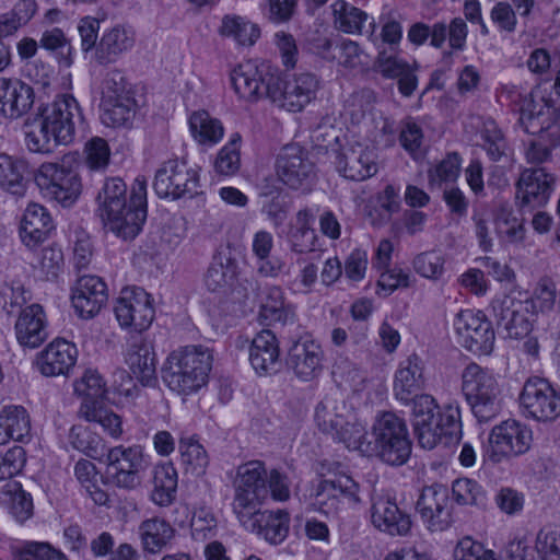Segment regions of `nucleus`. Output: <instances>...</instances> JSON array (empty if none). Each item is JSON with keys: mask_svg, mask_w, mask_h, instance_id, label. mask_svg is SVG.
I'll use <instances>...</instances> for the list:
<instances>
[{"mask_svg": "<svg viewBox=\"0 0 560 560\" xmlns=\"http://www.w3.org/2000/svg\"><path fill=\"white\" fill-rule=\"evenodd\" d=\"M97 201L105 226L125 241L132 240L147 220V180L137 177L127 200L125 182L119 177L107 178Z\"/></svg>", "mask_w": 560, "mask_h": 560, "instance_id": "obj_1", "label": "nucleus"}, {"mask_svg": "<svg viewBox=\"0 0 560 560\" xmlns=\"http://www.w3.org/2000/svg\"><path fill=\"white\" fill-rule=\"evenodd\" d=\"M81 121L82 114L77 100L70 94L57 96L40 108L30 124L25 145L33 153H51L57 145L73 142L77 124Z\"/></svg>", "mask_w": 560, "mask_h": 560, "instance_id": "obj_2", "label": "nucleus"}, {"mask_svg": "<svg viewBox=\"0 0 560 560\" xmlns=\"http://www.w3.org/2000/svg\"><path fill=\"white\" fill-rule=\"evenodd\" d=\"M410 405L413 432L422 448L451 447L459 443L463 425L458 401L452 400L440 408L432 395L420 394Z\"/></svg>", "mask_w": 560, "mask_h": 560, "instance_id": "obj_3", "label": "nucleus"}, {"mask_svg": "<svg viewBox=\"0 0 560 560\" xmlns=\"http://www.w3.org/2000/svg\"><path fill=\"white\" fill-rule=\"evenodd\" d=\"M212 362V351L207 347H179L167 355L161 369L162 381L172 392L188 396L208 383Z\"/></svg>", "mask_w": 560, "mask_h": 560, "instance_id": "obj_4", "label": "nucleus"}, {"mask_svg": "<svg viewBox=\"0 0 560 560\" xmlns=\"http://www.w3.org/2000/svg\"><path fill=\"white\" fill-rule=\"evenodd\" d=\"M462 392L478 422H489L501 411V388L491 370L469 363L462 373Z\"/></svg>", "mask_w": 560, "mask_h": 560, "instance_id": "obj_5", "label": "nucleus"}, {"mask_svg": "<svg viewBox=\"0 0 560 560\" xmlns=\"http://www.w3.org/2000/svg\"><path fill=\"white\" fill-rule=\"evenodd\" d=\"M371 441L372 456H377L390 466H401L407 463L411 454L406 421L392 411L380 415L373 427Z\"/></svg>", "mask_w": 560, "mask_h": 560, "instance_id": "obj_6", "label": "nucleus"}, {"mask_svg": "<svg viewBox=\"0 0 560 560\" xmlns=\"http://www.w3.org/2000/svg\"><path fill=\"white\" fill-rule=\"evenodd\" d=\"M70 156L60 162L43 163L34 175V180L44 197L63 207L72 206L81 194V179L77 164Z\"/></svg>", "mask_w": 560, "mask_h": 560, "instance_id": "obj_7", "label": "nucleus"}, {"mask_svg": "<svg viewBox=\"0 0 560 560\" xmlns=\"http://www.w3.org/2000/svg\"><path fill=\"white\" fill-rule=\"evenodd\" d=\"M312 498L315 510L329 517H338L361 503L360 485L348 475L322 479L315 487Z\"/></svg>", "mask_w": 560, "mask_h": 560, "instance_id": "obj_8", "label": "nucleus"}, {"mask_svg": "<svg viewBox=\"0 0 560 560\" xmlns=\"http://www.w3.org/2000/svg\"><path fill=\"white\" fill-rule=\"evenodd\" d=\"M104 463L110 481L116 487L127 490H133L140 486L141 472L149 466L143 447L138 444L108 448Z\"/></svg>", "mask_w": 560, "mask_h": 560, "instance_id": "obj_9", "label": "nucleus"}, {"mask_svg": "<svg viewBox=\"0 0 560 560\" xmlns=\"http://www.w3.org/2000/svg\"><path fill=\"white\" fill-rule=\"evenodd\" d=\"M200 174L186 161L173 159L164 162L155 172L153 189L160 198H192L198 194Z\"/></svg>", "mask_w": 560, "mask_h": 560, "instance_id": "obj_10", "label": "nucleus"}, {"mask_svg": "<svg viewBox=\"0 0 560 560\" xmlns=\"http://www.w3.org/2000/svg\"><path fill=\"white\" fill-rule=\"evenodd\" d=\"M518 401L525 416L536 421L551 422L560 417V388L545 377H528Z\"/></svg>", "mask_w": 560, "mask_h": 560, "instance_id": "obj_11", "label": "nucleus"}, {"mask_svg": "<svg viewBox=\"0 0 560 560\" xmlns=\"http://www.w3.org/2000/svg\"><path fill=\"white\" fill-rule=\"evenodd\" d=\"M532 442L533 431L527 424L508 419L492 428L486 456L491 463L499 464L527 453Z\"/></svg>", "mask_w": 560, "mask_h": 560, "instance_id": "obj_12", "label": "nucleus"}, {"mask_svg": "<svg viewBox=\"0 0 560 560\" xmlns=\"http://www.w3.org/2000/svg\"><path fill=\"white\" fill-rule=\"evenodd\" d=\"M233 511L244 517L267 497V470L260 460H250L237 468L234 480Z\"/></svg>", "mask_w": 560, "mask_h": 560, "instance_id": "obj_13", "label": "nucleus"}, {"mask_svg": "<svg viewBox=\"0 0 560 560\" xmlns=\"http://www.w3.org/2000/svg\"><path fill=\"white\" fill-rule=\"evenodd\" d=\"M454 329L458 343L466 350L479 355L493 351L495 332L483 312L462 310L455 316Z\"/></svg>", "mask_w": 560, "mask_h": 560, "instance_id": "obj_14", "label": "nucleus"}, {"mask_svg": "<svg viewBox=\"0 0 560 560\" xmlns=\"http://www.w3.org/2000/svg\"><path fill=\"white\" fill-rule=\"evenodd\" d=\"M276 171L283 185L293 190L308 192L316 178L315 163L307 150L293 143L282 148Z\"/></svg>", "mask_w": 560, "mask_h": 560, "instance_id": "obj_15", "label": "nucleus"}, {"mask_svg": "<svg viewBox=\"0 0 560 560\" xmlns=\"http://www.w3.org/2000/svg\"><path fill=\"white\" fill-rule=\"evenodd\" d=\"M319 88L320 81L312 72L288 74L283 79L277 73L272 102L288 112L298 113L316 98Z\"/></svg>", "mask_w": 560, "mask_h": 560, "instance_id": "obj_16", "label": "nucleus"}, {"mask_svg": "<svg viewBox=\"0 0 560 560\" xmlns=\"http://www.w3.org/2000/svg\"><path fill=\"white\" fill-rule=\"evenodd\" d=\"M153 303L151 294L142 288L122 289L114 307L119 326L139 332L147 330L155 317Z\"/></svg>", "mask_w": 560, "mask_h": 560, "instance_id": "obj_17", "label": "nucleus"}, {"mask_svg": "<svg viewBox=\"0 0 560 560\" xmlns=\"http://www.w3.org/2000/svg\"><path fill=\"white\" fill-rule=\"evenodd\" d=\"M230 81L235 93L242 100L253 103L268 97L272 101L277 71L267 65L257 66L247 61L231 71Z\"/></svg>", "mask_w": 560, "mask_h": 560, "instance_id": "obj_18", "label": "nucleus"}, {"mask_svg": "<svg viewBox=\"0 0 560 560\" xmlns=\"http://www.w3.org/2000/svg\"><path fill=\"white\" fill-rule=\"evenodd\" d=\"M499 328H503L510 338L526 337L533 329L536 315L533 306L524 300L511 295H502L491 304Z\"/></svg>", "mask_w": 560, "mask_h": 560, "instance_id": "obj_19", "label": "nucleus"}, {"mask_svg": "<svg viewBox=\"0 0 560 560\" xmlns=\"http://www.w3.org/2000/svg\"><path fill=\"white\" fill-rule=\"evenodd\" d=\"M324 357L322 346L310 336H303L290 347L287 365L299 380L310 382L322 373Z\"/></svg>", "mask_w": 560, "mask_h": 560, "instance_id": "obj_20", "label": "nucleus"}, {"mask_svg": "<svg viewBox=\"0 0 560 560\" xmlns=\"http://www.w3.org/2000/svg\"><path fill=\"white\" fill-rule=\"evenodd\" d=\"M417 510L430 530L446 529L452 522L447 487L438 483L424 487L417 501Z\"/></svg>", "mask_w": 560, "mask_h": 560, "instance_id": "obj_21", "label": "nucleus"}, {"mask_svg": "<svg viewBox=\"0 0 560 560\" xmlns=\"http://www.w3.org/2000/svg\"><path fill=\"white\" fill-rule=\"evenodd\" d=\"M556 178L545 167L526 168L516 183V199L521 207H544L553 190Z\"/></svg>", "mask_w": 560, "mask_h": 560, "instance_id": "obj_22", "label": "nucleus"}, {"mask_svg": "<svg viewBox=\"0 0 560 560\" xmlns=\"http://www.w3.org/2000/svg\"><path fill=\"white\" fill-rule=\"evenodd\" d=\"M237 518L246 529L256 533L272 545L281 544L289 534L290 515L285 510L253 509L246 516Z\"/></svg>", "mask_w": 560, "mask_h": 560, "instance_id": "obj_23", "label": "nucleus"}, {"mask_svg": "<svg viewBox=\"0 0 560 560\" xmlns=\"http://www.w3.org/2000/svg\"><path fill=\"white\" fill-rule=\"evenodd\" d=\"M374 71L386 80H397L404 97L412 96L418 88L417 65H410L396 52L381 50L374 61Z\"/></svg>", "mask_w": 560, "mask_h": 560, "instance_id": "obj_24", "label": "nucleus"}, {"mask_svg": "<svg viewBox=\"0 0 560 560\" xmlns=\"http://www.w3.org/2000/svg\"><path fill=\"white\" fill-rule=\"evenodd\" d=\"M107 299V285L97 276L80 277L72 289V305L75 313L84 319L96 316Z\"/></svg>", "mask_w": 560, "mask_h": 560, "instance_id": "obj_25", "label": "nucleus"}, {"mask_svg": "<svg viewBox=\"0 0 560 560\" xmlns=\"http://www.w3.org/2000/svg\"><path fill=\"white\" fill-rule=\"evenodd\" d=\"M423 361L417 354L402 360L394 375V397L405 406H409L412 398L419 396L425 386L423 376Z\"/></svg>", "mask_w": 560, "mask_h": 560, "instance_id": "obj_26", "label": "nucleus"}, {"mask_svg": "<svg viewBox=\"0 0 560 560\" xmlns=\"http://www.w3.org/2000/svg\"><path fill=\"white\" fill-rule=\"evenodd\" d=\"M34 104L33 88L16 78H0V117L18 119Z\"/></svg>", "mask_w": 560, "mask_h": 560, "instance_id": "obj_27", "label": "nucleus"}, {"mask_svg": "<svg viewBox=\"0 0 560 560\" xmlns=\"http://www.w3.org/2000/svg\"><path fill=\"white\" fill-rule=\"evenodd\" d=\"M125 362L133 377L147 387L158 383L155 352L152 343L143 337L128 343Z\"/></svg>", "mask_w": 560, "mask_h": 560, "instance_id": "obj_28", "label": "nucleus"}, {"mask_svg": "<svg viewBox=\"0 0 560 560\" xmlns=\"http://www.w3.org/2000/svg\"><path fill=\"white\" fill-rule=\"evenodd\" d=\"M371 521L377 529L390 536L407 535L411 528L410 516L388 495L372 497Z\"/></svg>", "mask_w": 560, "mask_h": 560, "instance_id": "obj_29", "label": "nucleus"}, {"mask_svg": "<svg viewBox=\"0 0 560 560\" xmlns=\"http://www.w3.org/2000/svg\"><path fill=\"white\" fill-rule=\"evenodd\" d=\"M77 347L65 340L55 339L36 355L35 365L44 376L67 375L77 362Z\"/></svg>", "mask_w": 560, "mask_h": 560, "instance_id": "obj_30", "label": "nucleus"}, {"mask_svg": "<svg viewBox=\"0 0 560 560\" xmlns=\"http://www.w3.org/2000/svg\"><path fill=\"white\" fill-rule=\"evenodd\" d=\"M136 44V32L131 26L116 24L103 32L94 51L98 65L115 63L122 55L130 51Z\"/></svg>", "mask_w": 560, "mask_h": 560, "instance_id": "obj_31", "label": "nucleus"}, {"mask_svg": "<svg viewBox=\"0 0 560 560\" xmlns=\"http://www.w3.org/2000/svg\"><path fill=\"white\" fill-rule=\"evenodd\" d=\"M15 337L23 348L35 349L48 338L46 314L42 305L24 307L14 325Z\"/></svg>", "mask_w": 560, "mask_h": 560, "instance_id": "obj_32", "label": "nucleus"}, {"mask_svg": "<svg viewBox=\"0 0 560 560\" xmlns=\"http://www.w3.org/2000/svg\"><path fill=\"white\" fill-rule=\"evenodd\" d=\"M249 362L259 375L272 374L280 370V349L276 335L264 329L252 340Z\"/></svg>", "mask_w": 560, "mask_h": 560, "instance_id": "obj_33", "label": "nucleus"}, {"mask_svg": "<svg viewBox=\"0 0 560 560\" xmlns=\"http://www.w3.org/2000/svg\"><path fill=\"white\" fill-rule=\"evenodd\" d=\"M336 167L348 179L361 182L377 173L374 154L362 148H351L338 155Z\"/></svg>", "mask_w": 560, "mask_h": 560, "instance_id": "obj_34", "label": "nucleus"}, {"mask_svg": "<svg viewBox=\"0 0 560 560\" xmlns=\"http://www.w3.org/2000/svg\"><path fill=\"white\" fill-rule=\"evenodd\" d=\"M138 535L143 551L156 555L171 547L176 529L166 520L154 516L140 523Z\"/></svg>", "mask_w": 560, "mask_h": 560, "instance_id": "obj_35", "label": "nucleus"}, {"mask_svg": "<svg viewBox=\"0 0 560 560\" xmlns=\"http://www.w3.org/2000/svg\"><path fill=\"white\" fill-rule=\"evenodd\" d=\"M52 230V220L45 207L30 203L24 211L20 235L22 242L28 246H36L44 242Z\"/></svg>", "mask_w": 560, "mask_h": 560, "instance_id": "obj_36", "label": "nucleus"}, {"mask_svg": "<svg viewBox=\"0 0 560 560\" xmlns=\"http://www.w3.org/2000/svg\"><path fill=\"white\" fill-rule=\"evenodd\" d=\"M332 13L338 28L343 33L368 36H373L375 33L374 18L343 0H338L332 4Z\"/></svg>", "mask_w": 560, "mask_h": 560, "instance_id": "obj_37", "label": "nucleus"}, {"mask_svg": "<svg viewBox=\"0 0 560 560\" xmlns=\"http://www.w3.org/2000/svg\"><path fill=\"white\" fill-rule=\"evenodd\" d=\"M31 433V419L23 406L9 405L0 411V445L10 440L25 442Z\"/></svg>", "mask_w": 560, "mask_h": 560, "instance_id": "obj_38", "label": "nucleus"}, {"mask_svg": "<svg viewBox=\"0 0 560 560\" xmlns=\"http://www.w3.org/2000/svg\"><path fill=\"white\" fill-rule=\"evenodd\" d=\"M553 108L544 98L537 104L530 96H524L520 108L518 122L529 135L548 130L552 124Z\"/></svg>", "mask_w": 560, "mask_h": 560, "instance_id": "obj_39", "label": "nucleus"}, {"mask_svg": "<svg viewBox=\"0 0 560 560\" xmlns=\"http://www.w3.org/2000/svg\"><path fill=\"white\" fill-rule=\"evenodd\" d=\"M27 163L25 160L0 153V188L13 196L23 197L26 192Z\"/></svg>", "mask_w": 560, "mask_h": 560, "instance_id": "obj_40", "label": "nucleus"}, {"mask_svg": "<svg viewBox=\"0 0 560 560\" xmlns=\"http://www.w3.org/2000/svg\"><path fill=\"white\" fill-rule=\"evenodd\" d=\"M294 318L291 306L284 304L283 292L277 285L267 287L261 296L258 320L261 325L285 324Z\"/></svg>", "mask_w": 560, "mask_h": 560, "instance_id": "obj_41", "label": "nucleus"}, {"mask_svg": "<svg viewBox=\"0 0 560 560\" xmlns=\"http://www.w3.org/2000/svg\"><path fill=\"white\" fill-rule=\"evenodd\" d=\"M101 120L107 127H130L137 113L135 96L110 98L100 103Z\"/></svg>", "mask_w": 560, "mask_h": 560, "instance_id": "obj_42", "label": "nucleus"}, {"mask_svg": "<svg viewBox=\"0 0 560 560\" xmlns=\"http://www.w3.org/2000/svg\"><path fill=\"white\" fill-rule=\"evenodd\" d=\"M177 483V470L172 464L156 466L153 471L151 501L159 506L171 505L176 498Z\"/></svg>", "mask_w": 560, "mask_h": 560, "instance_id": "obj_43", "label": "nucleus"}, {"mask_svg": "<svg viewBox=\"0 0 560 560\" xmlns=\"http://www.w3.org/2000/svg\"><path fill=\"white\" fill-rule=\"evenodd\" d=\"M218 32L223 37L233 38L241 46H253L260 37V30L256 24L235 14L224 15Z\"/></svg>", "mask_w": 560, "mask_h": 560, "instance_id": "obj_44", "label": "nucleus"}, {"mask_svg": "<svg viewBox=\"0 0 560 560\" xmlns=\"http://www.w3.org/2000/svg\"><path fill=\"white\" fill-rule=\"evenodd\" d=\"M189 128L196 141L201 144L213 145L218 143L224 135V128L221 121L212 118L207 112H195L189 117Z\"/></svg>", "mask_w": 560, "mask_h": 560, "instance_id": "obj_45", "label": "nucleus"}, {"mask_svg": "<svg viewBox=\"0 0 560 560\" xmlns=\"http://www.w3.org/2000/svg\"><path fill=\"white\" fill-rule=\"evenodd\" d=\"M236 276V264L229 257H214L205 275V285L210 292H221L230 287Z\"/></svg>", "mask_w": 560, "mask_h": 560, "instance_id": "obj_46", "label": "nucleus"}, {"mask_svg": "<svg viewBox=\"0 0 560 560\" xmlns=\"http://www.w3.org/2000/svg\"><path fill=\"white\" fill-rule=\"evenodd\" d=\"M79 415L89 422L101 424L104 431L114 439H118L122 434L121 418L101 405L96 406L95 404L82 402Z\"/></svg>", "mask_w": 560, "mask_h": 560, "instance_id": "obj_47", "label": "nucleus"}, {"mask_svg": "<svg viewBox=\"0 0 560 560\" xmlns=\"http://www.w3.org/2000/svg\"><path fill=\"white\" fill-rule=\"evenodd\" d=\"M331 438L346 445L348 450L358 451L364 456H372L371 441L368 440V431L361 422H350L346 419Z\"/></svg>", "mask_w": 560, "mask_h": 560, "instance_id": "obj_48", "label": "nucleus"}, {"mask_svg": "<svg viewBox=\"0 0 560 560\" xmlns=\"http://www.w3.org/2000/svg\"><path fill=\"white\" fill-rule=\"evenodd\" d=\"M345 409L332 397H325L315 409V422L318 429L328 435L336 434L337 430L345 424L346 418L340 412Z\"/></svg>", "mask_w": 560, "mask_h": 560, "instance_id": "obj_49", "label": "nucleus"}, {"mask_svg": "<svg viewBox=\"0 0 560 560\" xmlns=\"http://www.w3.org/2000/svg\"><path fill=\"white\" fill-rule=\"evenodd\" d=\"M407 39L417 47L429 40L432 47L440 49L447 39V25L444 22H436L433 25L413 23L407 32Z\"/></svg>", "mask_w": 560, "mask_h": 560, "instance_id": "obj_50", "label": "nucleus"}, {"mask_svg": "<svg viewBox=\"0 0 560 560\" xmlns=\"http://www.w3.org/2000/svg\"><path fill=\"white\" fill-rule=\"evenodd\" d=\"M241 135H232L229 142L220 149L214 160V171L222 176L235 175L241 167Z\"/></svg>", "mask_w": 560, "mask_h": 560, "instance_id": "obj_51", "label": "nucleus"}, {"mask_svg": "<svg viewBox=\"0 0 560 560\" xmlns=\"http://www.w3.org/2000/svg\"><path fill=\"white\" fill-rule=\"evenodd\" d=\"M178 450L182 464L187 471L200 475L209 464V458L203 446L192 438L180 439Z\"/></svg>", "mask_w": 560, "mask_h": 560, "instance_id": "obj_52", "label": "nucleus"}, {"mask_svg": "<svg viewBox=\"0 0 560 560\" xmlns=\"http://www.w3.org/2000/svg\"><path fill=\"white\" fill-rule=\"evenodd\" d=\"M455 501L463 505L487 506V494L483 488L474 479L458 478L452 485Z\"/></svg>", "mask_w": 560, "mask_h": 560, "instance_id": "obj_53", "label": "nucleus"}, {"mask_svg": "<svg viewBox=\"0 0 560 560\" xmlns=\"http://www.w3.org/2000/svg\"><path fill=\"white\" fill-rule=\"evenodd\" d=\"M106 383L102 375L95 370H86L83 376L74 383V392L84 397L83 402L100 405L98 399L103 398L106 392Z\"/></svg>", "mask_w": 560, "mask_h": 560, "instance_id": "obj_54", "label": "nucleus"}, {"mask_svg": "<svg viewBox=\"0 0 560 560\" xmlns=\"http://www.w3.org/2000/svg\"><path fill=\"white\" fill-rule=\"evenodd\" d=\"M462 159L456 153H448L434 167L429 170L428 177L431 187H440L444 183H453L460 173Z\"/></svg>", "mask_w": 560, "mask_h": 560, "instance_id": "obj_55", "label": "nucleus"}, {"mask_svg": "<svg viewBox=\"0 0 560 560\" xmlns=\"http://www.w3.org/2000/svg\"><path fill=\"white\" fill-rule=\"evenodd\" d=\"M481 138L485 141V149L489 158L497 162L506 154L508 143L505 138L493 119L483 121Z\"/></svg>", "mask_w": 560, "mask_h": 560, "instance_id": "obj_56", "label": "nucleus"}, {"mask_svg": "<svg viewBox=\"0 0 560 560\" xmlns=\"http://www.w3.org/2000/svg\"><path fill=\"white\" fill-rule=\"evenodd\" d=\"M101 101L110 98H122L132 96L133 93L129 89L124 73L118 69H112L104 73L101 85Z\"/></svg>", "mask_w": 560, "mask_h": 560, "instance_id": "obj_57", "label": "nucleus"}, {"mask_svg": "<svg viewBox=\"0 0 560 560\" xmlns=\"http://www.w3.org/2000/svg\"><path fill=\"white\" fill-rule=\"evenodd\" d=\"M444 256L436 250L423 252L413 258L415 271L423 278L438 280L444 273Z\"/></svg>", "mask_w": 560, "mask_h": 560, "instance_id": "obj_58", "label": "nucleus"}, {"mask_svg": "<svg viewBox=\"0 0 560 560\" xmlns=\"http://www.w3.org/2000/svg\"><path fill=\"white\" fill-rule=\"evenodd\" d=\"M540 560H560V532L553 527L541 528L535 540Z\"/></svg>", "mask_w": 560, "mask_h": 560, "instance_id": "obj_59", "label": "nucleus"}, {"mask_svg": "<svg viewBox=\"0 0 560 560\" xmlns=\"http://www.w3.org/2000/svg\"><path fill=\"white\" fill-rule=\"evenodd\" d=\"M533 306V313H550L557 301V291L555 284L549 280H541L535 288L533 295L524 300Z\"/></svg>", "mask_w": 560, "mask_h": 560, "instance_id": "obj_60", "label": "nucleus"}, {"mask_svg": "<svg viewBox=\"0 0 560 560\" xmlns=\"http://www.w3.org/2000/svg\"><path fill=\"white\" fill-rule=\"evenodd\" d=\"M191 535L195 540H206L217 534V518L211 510L199 508L190 521Z\"/></svg>", "mask_w": 560, "mask_h": 560, "instance_id": "obj_61", "label": "nucleus"}, {"mask_svg": "<svg viewBox=\"0 0 560 560\" xmlns=\"http://www.w3.org/2000/svg\"><path fill=\"white\" fill-rule=\"evenodd\" d=\"M63 264V255L60 248L46 247L43 248L38 257L37 264L34 266L43 279H55L61 270Z\"/></svg>", "mask_w": 560, "mask_h": 560, "instance_id": "obj_62", "label": "nucleus"}, {"mask_svg": "<svg viewBox=\"0 0 560 560\" xmlns=\"http://www.w3.org/2000/svg\"><path fill=\"white\" fill-rule=\"evenodd\" d=\"M85 163L90 170H102L109 162V147L107 142L98 137L92 138L84 148Z\"/></svg>", "mask_w": 560, "mask_h": 560, "instance_id": "obj_63", "label": "nucleus"}, {"mask_svg": "<svg viewBox=\"0 0 560 560\" xmlns=\"http://www.w3.org/2000/svg\"><path fill=\"white\" fill-rule=\"evenodd\" d=\"M454 560H497L492 550L470 537H465L454 549Z\"/></svg>", "mask_w": 560, "mask_h": 560, "instance_id": "obj_64", "label": "nucleus"}]
</instances>
